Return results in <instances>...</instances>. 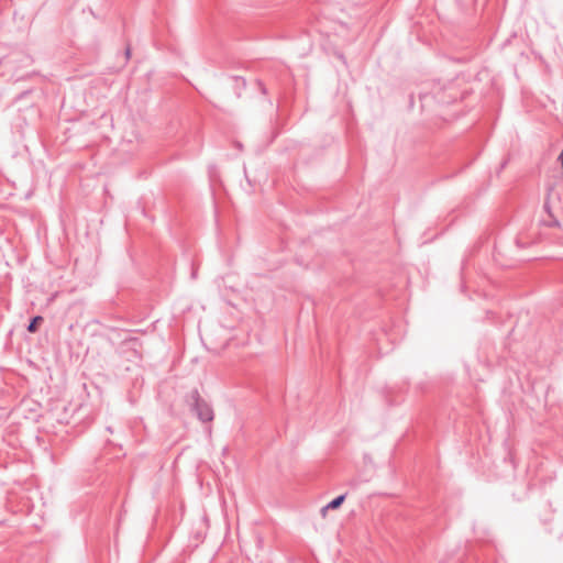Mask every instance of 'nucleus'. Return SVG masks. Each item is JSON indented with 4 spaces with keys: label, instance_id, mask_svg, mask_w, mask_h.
<instances>
[{
    "label": "nucleus",
    "instance_id": "obj_1",
    "mask_svg": "<svg viewBox=\"0 0 563 563\" xmlns=\"http://www.w3.org/2000/svg\"><path fill=\"white\" fill-rule=\"evenodd\" d=\"M344 499H345V496L341 495V496L334 498L332 501H330L324 507H322L320 510L322 518H327L328 511L330 509H338L343 504Z\"/></svg>",
    "mask_w": 563,
    "mask_h": 563
},
{
    "label": "nucleus",
    "instance_id": "obj_2",
    "mask_svg": "<svg viewBox=\"0 0 563 563\" xmlns=\"http://www.w3.org/2000/svg\"><path fill=\"white\" fill-rule=\"evenodd\" d=\"M544 211L548 213L549 216V220H545L544 223L548 225V227H556L559 225V222L553 213V210H552V206L550 203V197L547 198L545 202H544Z\"/></svg>",
    "mask_w": 563,
    "mask_h": 563
},
{
    "label": "nucleus",
    "instance_id": "obj_3",
    "mask_svg": "<svg viewBox=\"0 0 563 563\" xmlns=\"http://www.w3.org/2000/svg\"><path fill=\"white\" fill-rule=\"evenodd\" d=\"M42 321H43V318H42V317H40V316L35 317V318L31 321V323L29 324L27 330H29L30 332H32V333H33V332H35V331L37 330L38 324H40V323H42Z\"/></svg>",
    "mask_w": 563,
    "mask_h": 563
},
{
    "label": "nucleus",
    "instance_id": "obj_4",
    "mask_svg": "<svg viewBox=\"0 0 563 563\" xmlns=\"http://www.w3.org/2000/svg\"><path fill=\"white\" fill-rule=\"evenodd\" d=\"M205 419H206V420H210V419H211V415H210V413H208V415L206 416V418H205Z\"/></svg>",
    "mask_w": 563,
    "mask_h": 563
}]
</instances>
